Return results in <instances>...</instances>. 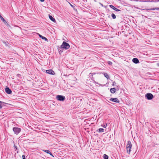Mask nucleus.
<instances>
[{
	"label": "nucleus",
	"instance_id": "obj_19",
	"mask_svg": "<svg viewBox=\"0 0 159 159\" xmlns=\"http://www.w3.org/2000/svg\"><path fill=\"white\" fill-rule=\"evenodd\" d=\"M107 123L105 124H103L102 125V126L104 128H106L107 127Z\"/></svg>",
	"mask_w": 159,
	"mask_h": 159
},
{
	"label": "nucleus",
	"instance_id": "obj_31",
	"mask_svg": "<svg viewBox=\"0 0 159 159\" xmlns=\"http://www.w3.org/2000/svg\"><path fill=\"white\" fill-rule=\"evenodd\" d=\"M70 4L71 6V7H73V6L72 5H71Z\"/></svg>",
	"mask_w": 159,
	"mask_h": 159
},
{
	"label": "nucleus",
	"instance_id": "obj_11",
	"mask_svg": "<svg viewBox=\"0 0 159 159\" xmlns=\"http://www.w3.org/2000/svg\"><path fill=\"white\" fill-rule=\"evenodd\" d=\"M43 151L46 152L47 153L49 154L51 156L54 157L52 155V154L49 150H43Z\"/></svg>",
	"mask_w": 159,
	"mask_h": 159
},
{
	"label": "nucleus",
	"instance_id": "obj_9",
	"mask_svg": "<svg viewBox=\"0 0 159 159\" xmlns=\"http://www.w3.org/2000/svg\"><path fill=\"white\" fill-rule=\"evenodd\" d=\"M0 18L3 21V22L6 25H9L7 23V22L5 20L4 18L1 16V14H0Z\"/></svg>",
	"mask_w": 159,
	"mask_h": 159
},
{
	"label": "nucleus",
	"instance_id": "obj_29",
	"mask_svg": "<svg viewBox=\"0 0 159 159\" xmlns=\"http://www.w3.org/2000/svg\"><path fill=\"white\" fill-rule=\"evenodd\" d=\"M155 10H159V8L158 7H156L155 8Z\"/></svg>",
	"mask_w": 159,
	"mask_h": 159
},
{
	"label": "nucleus",
	"instance_id": "obj_2",
	"mask_svg": "<svg viewBox=\"0 0 159 159\" xmlns=\"http://www.w3.org/2000/svg\"><path fill=\"white\" fill-rule=\"evenodd\" d=\"M132 146V145L131 142L130 141H129L128 142V143L126 145L127 152L129 154L130 153Z\"/></svg>",
	"mask_w": 159,
	"mask_h": 159
},
{
	"label": "nucleus",
	"instance_id": "obj_14",
	"mask_svg": "<svg viewBox=\"0 0 159 159\" xmlns=\"http://www.w3.org/2000/svg\"><path fill=\"white\" fill-rule=\"evenodd\" d=\"M39 34V37L40 38H42L45 41H47L48 40V39L46 38H45V37H43V36L42 35H41V34Z\"/></svg>",
	"mask_w": 159,
	"mask_h": 159
},
{
	"label": "nucleus",
	"instance_id": "obj_4",
	"mask_svg": "<svg viewBox=\"0 0 159 159\" xmlns=\"http://www.w3.org/2000/svg\"><path fill=\"white\" fill-rule=\"evenodd\" d=\"M56 98L58 100L61 101H63L66 98L64 96L61 95H57Z\"/></svg>",
	"mask_w": 159,
	"mask_h": 159
},
{
	"label": "nucleus",
	"instance_id": "obj_21",
	"mask_svg": "<svg viewBox=\"0 0 159 159\" xmlns=\"http://www.w3.org/2000/svg\"><path fill=\"white\" fill-rule=\"evenodd\" d=\"M109 7H111V8L113 9L114 10V8L115 7L113 6L112 5H110Z\"/></svg>",
	"mask_w": 159,
	"mask_h": 159
},
{
	"label": "nucleus",
	"instance_id": "obj_15",
	"mask_svg": "<svg viewBox=\"0 0 159 159\" xmlns=\"http://www.w3.org/2000/svg\"><path fill=\"white\" fill-rule=\"evenodd\" d=\"M104 131V129H103L102 128H100L97 131L98 132H103Z\"/></svg>",
	"mask_w": 159,
	"mask_h": 159
},
{
	"label": "nucleus",
	"instance_id": "obj_13",
	"mask_svg": "<svg viewBox=\"0 0 159 159\" xmlns=\"http://www.w3.org/2000/svg\"><path fill=\"white\" fill-rule=\"evenodd\" d=\"M110 91L111 93H113L116 92V89L115 88H111L110 89Z\"/></svg>",
	"mask_w": 159,
	"mask_h": 159
},
{
	"label": "nucleus",
	"instance_id": "obj_17",
	"mask_svg": "<svg viewBox=\"0 0 159 159\" xmlns=\"http://www.w3.org/2000/svg\"><path fill=\"white\" fill-rule=\"evenodd\" d=\"M104 76L107 79H108L109 78V77L108 75L106 73H105L104 74Z\"/></svg>",
	"mask_w": 159,
	"mask_h": 159
},
{
	"label": "nucleus",
	"instance_id": "obj_6",
	"mask_svg": "<svg viewBox=\"0 0 159 159\" xmlns=\"http://www.w3.org/2000/svg\"><path fill=\"white\" fill-rule=\"evenodd\" d=\"M110 100L116 102H119V100L117 98H111L110 99Z\"/></svg>",
	"mask_w": 159,
	"mask_h": 159
},
{
	"label": "nucleus",
	"instance_id": "obj_22",
	"mask_svg": "<svg viewBox=\"0 0 159 159\" xmlns=\"http://www.w3.org/2000/svg\"><path fill=\"white\" fill-rule=\"evenodd\" d=\"M2 102L0 101V109L2 108Z\"/></svg>",
	"mask_w": 159,
	"mask_h": 159
},
{
	"label": "nucleus",
	"instance_id": "obj_12",
	"mask_svg": "<svg viewBox=\"0 0 159 159\" xmlns=\"http://www.w3.org/2000/svg\"><path fill=\"white\" fill-rule=\"evenodd\" d=\"M49 17L50 20H51L52 21H53L54 22H56V20L54 18H53L51 15H49Z\"/></svg>",
	"mask_w": 159,
	"mask_h": 159
},
{
	"label": "nucleus",
	"instance_id": "obj_16",
	"mask_svg": "<svg viewBox=\"0 0 159 159\" xmlns=\"http://www.w3.org/2000/svg\"><path fill=\"white\" fill-rule=\"evenodd\" d=\"M103 158H104V159H108V156L107 155L104 154L103 155Z\"/></svg>",
	"mask_w": 159,
	"mask_h": 159
},
{
	"label": "nucleus",
	"instance_id": "obj_23",
	"mask_svg": "<svg viewBox=\"0 0 159 159\" xmlns=\"http://www.w3.org/2000/svg\"><path fill=\"white\" fill-rule=\"evenodd\" d=\"M95 74L94 73H90V77L91 76H93V75H95Z\"/></svg>",
	"mask_w": 159,
	"mask_h": 159
},
{
	"label": "nucleus",
	"instance_id": "obj_8",
	"mask_svg": "<svg viewBox=\"0 0 159 159\" xmlns=\"http://www.w3.org/2000/svg\"><path fill=\"white\" fill-rule=\"evenodd\" d=\"M5 91L8 94H11V92L12 91L9 88L7 87L5 89Z\"/></svg>",
	"mask_w": 159,
	"mask_h": 159
},
{
	"label": "nucleus",
	"instance_id": "obj_18",
	"mask_svg": "<svg viewBox=\"0 0 159 159\" xmlns=\"http://www.w3.org/2000/svg\"><path fill=\"white\" fill-rule=\"evenodd\" d=\"M111 16L113 19H115L116 18V15L113 13L111 14Z\"/></svg>",
	"mask_w": 159,
	"mask_h": 159
},
{
	"label": "nucleus",
	"instance_id": "obj_1",
	"mask_svg": "<svg viewBox=\"0 0 159 159\" xmlns=\"http://www.w3.org/2000/svg\"><path fill=\"white\" fill-rule=\"evenodd\" d=\"M61 48L62 49H67L70 48V45L68 43L64 41L61 46Z\"/></svg>",
	"mask_w": 159,
	"mask_h": 159
},
{
	"label": "nucleus",
	"instance_id": "obj_3",
	"mask_svg": "<svg viewBox=\"0 0 159 159\" xmlns=\"http://www.w3.org/2000/svg\"><path fill=\"white\" fill-rule=\"evenodd\" d=\"M13 131L16 135L18 134L21 131V129L20 128L15 127L13 128Z\"/></svg>",
	"mask_w": 159,
	"mask_h": 159
},
{
	"label": "nucleus",
	"instance_id": "obj_24",
	"mask_svg": "<svg viewBox=\"0 0 159 159\" xmlns=\"http://www.w3.org/2000/svg\"><path fill=\"white\" fill-rule=\"evenodd\" d=\"M3 43L4 44H5L6 45H8L7 44V43L5 41H3Z\"/></svg>",
	"mask_w": 159,
	"mask_h": 159
},
{
	"label": "nucleus",
	"instance_id": "obj_27",
	"mask_svg": "<svg viewBox=\"0 0 159 159\" xmlns=\"http://www.w3.org/2000/svg\"><path fill=\"white\" fill-rule=\"evenodd\" d=\"M116 84V83L115 81L113 82L112 85H115Z\"/></svg>",
	"mask_w": 159,
	"mask_h": 159
},
{
	"label": "nucleus",
	"instance_id": "obj_26",
	"mask_svg": "<svg viewBox=\"0 0 159 159\" xmlns=\"http://www.w3.org/2000/svg\"><path fill=\"white\" fill-rule=\"evenodd\" d=\"M22 157L23 159H25V157L24 155H22Z\"/></svg>",
	"mask_w": 159,
	"mask_h": 159
},
{
	"label": "nucleus",
	"instance_id": "obj_5",
	"mask_svg": "<svg viewBox=\"0 0 159 159\" xmlns=\"http://www.w3.org/2000/svg\"><path fill=\"white\" fill-rule=\"evenodd\" d=\"M145 97L149 100H152L154 97L153 95L151 93H148L146 94Z\"/></svg>",
	"mask_w": 159,
	"mask_h": 159
},
{
	"label": "nucleus",
	"instance_id": "obj_10",
	"mask_svg": "<svg viewBox=\"0 0 159 159\" xmlns=\"http://www.w3.org/2000/svg\"><path fill=\"white\" fill-rule=\"evenodd\" d=\"M133 62L135 64L138 63L139 62V60L137 58H134L132 59Z\"/></svg>",
	"mask_w": 159,
	"mask_h": 159
},
{
	"label": "nucleus",
	"instance_id": "obj_20",
	"mask_svg": "<svg viewBox=\"0 0 159 159\" xmlns=\"http://www.w3.org/2000/svg\"><path fill=\"white\" fill-rule=\"evenodd\" d=\"M114 10L115 11H120V10L118 9L117 8H116V7H115L114 8Z\"/></svg>",
	"mask_w": 159,
	"mask_h": 159
},
{
	"label": "nucleus",
	"instance_id": "obj_25",
	"mask_svg": "<svg viewBox=\"0 0 159 159\" xmlns=\"http://www.w3.org/2000/svg\"><path fill=\"white\" fill-rule=\"evenodd\" d=\"M108 64L110 65H111L112 64V62L111 61H108Z\"/></svg>",
	"mask_w": 159,
	"mask_h": 159
},
{
	"label": "nucleus",
	"instance_id": "obj_28",
	"mask_svg": "<svg viewBox=\"0 0 159 159\" xmlns=\"http://www.w3.org/2000/svg\"><path fill=\"white\" fill-rule=\"evenodd\" d=\"M150 10H155V8H152L149 9Z\"/></svg>",
	"mask_w": 159,
	"mask_h": 159
},
{
	"label": "nucleus",
	"instance_id": "obj_32",
	"mask_svg": "<svg viewBox=\"0 0 159 159\" xmlns=\"http://www.w3.org/2000/svg\"><path fill=\"white\" fill-rule=\"evenodd\" d=\"M157 1H158V2H159V0H158Z\"/></svg>",
	"mask_w": 159,
	"mask_h": 159
},
{
	"label": "nucleus",
	"instance_id": "obj_7",
	"mask_svg": "<svg viewBox=\"0 0 159 159\" xmlns=\"http://www.w3.org/2000/svg\"><path fill=\"white\" fill-rule=\"evenodd\" d=\"M46 72L48 74L54 75L55 74L54 72L52 69L46 70Z\"/></svg>",
	"mask_w": 159,
	"mask_h": 159
},
{
	"label": "nucleus",
	"instance_id": "obj_30",
	"mask_svg": "<svg viewBox=\"0 0 159 159\" xmlns=\"http://www.w3.org/2000/svg\"><path fill=\"white\" fill-rule=\"evenodd\" d=\"M14 147L16 149H17V148H16V146H15V145H14Z\"/></svg>",
	"mask_w": 159,
	"mask_h": 159
}]
</instances>
